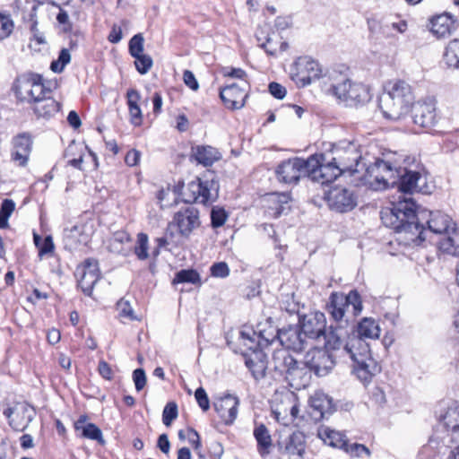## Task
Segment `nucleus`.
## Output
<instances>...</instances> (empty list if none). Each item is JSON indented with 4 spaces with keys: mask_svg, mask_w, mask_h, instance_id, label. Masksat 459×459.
<instances>
[{
    "mask_svg": "<svg viewBox=\"0 0 459 459\" xmlns=\"http://www.w3.org/2000/svg\"><path fill=\"white\" fill-rule=\"evenodd\" d=\"M381 220L386 227L404 234L408 243L415 245L424 241L428 232L446 237L455 225L452 219L440 211H421L418 214L411 198H404L393 204L391 208L383 209Z\"/></svg>",
    "mask_w": 459,
    "mask_h": 459,
    "instance_id": "obj_1",
    "label": "nucleus"
},
{
    "mask_svg": "<svg viewBox=\"0 0 459 459\" xmlns=\"http://www.w3.org/2000/svg\"><path fill=\"white\" fill-rule=\"evenodd\" d=\"M414 100L412 88L407 82L401 79L390 80L384 86L379 107L385 118L399 120L408 114Z\"/></svg>",
    "mask_w": 459,
    "mask_h": 459,
    "instance_id": "obj_2",
    "label": "nucleus"
},
{
    "mask_svg": "<svg viewBox=\"0 0 459 459\" xmlns=\"http://www.w3.org/2000/svg\"><path fill=\"white\" fill-rule=\"evenodd\" d=\"M342 355L351 359L353 373L364 384L369 383L381 371L380 365L371 355L368 343L355 333L348 336Z\"/></svg>",
    "mask_w": 459,
    "mask_h": 459,
    "instance_id": "obj_3",
    "label": "nucleus"
},
{
    "mask_svg": "<svg viewBox=\"0 0 459 459\" xmlns=\"http://www.w3.org/2000/svg\"><path fill=\"white\" fill-rule=\"evenodd\" d=\"M403 159L396 154L376 159L375 162L366 169V183L376 191L395 186L400 178L399 173H402Z\"/></svg>",
    "mask_w": 459,
    "mask_h": 459,
    "instance_id": "obj_4",
    "label": "nucleus"
},
{
    "mask_svg": "<svg viewBox=\"0 0 459 459\" xmlns=\"http://www.w3.org/2000/svg\"><path fill=\"white\" fill-rule=\"evenodd\" d=\"M362 309L361 297L356 290H351L347 295L333 292L327 304V311L339 327H343L349 322L348 313L355 317L361 313Z\"/></svg>",
    "mask_w": 459,
    "mask_h": 459,
    "instance_id": "obj_5",
    "label": "nucleus"
},
{
    "mask_svg": "<svg viewBox=\"0 0 459 459\" xmlns=\"http://www.w3.org/2000/svg\"><path fill=\"white\" fill-rule=\"evenodd\" d=\"M398 188L403 194L413 192L430 194L431 186L427 182L423 166L414 157L403 160L402 173H399Z\"/></svg>",
    "mask_w": 459,
    "mask_h": 459,
    "instance_id": "obj_6",
    "label": "nucleus"
},
{
    "mask_svg": "<svg viewBox=\"0 0 459 459\" xmlns=\"http://www.w3.org/2000/svg\"><path fill=\"white\" fill-rule=\"evenodd\" d=\"M13 91L18 101L32 106L48 94L51 90L45 83L41 74L28 73L16 78Z\"/></svg>",
    "mask_w": 459,
    "mask_h": 459,
    "instance_id": "obj_7",
    "label": "nucleus"
},
{
    "mask_svg": "<svg viewBox=\"0 0 459 459\" xmlns=\"http://www.w3.org/2000/svg\"><path fill=\"white\" fill-rule=\"evenodd\" d=\"M333 96L348 107H358L368 103L370 99L368 87L361 82L343 79L334 83L329 90Z\"/></svg>",
    "mask_w": 459,
    "mask_h": 459,
    "instance_id": "obj_8",
    "label": "nucleus"
},
{
    "mask_svg": "<svg viewBox=\"0 0 459 459\" xmlns=\"http://www.w3.org/2000/svg\"><path fill=\"white\" fill-rule=\"evenodd\" d=\"M272 364L273 369L292 386L298 385L299 381L305 379L307 374L303 363L299 362L284 349L274 351Z\"/></svg>",
    "mask_w": 459,
    "mask_h": 459,
    "instance_id": "obj_9",
    "label": "nucleus"
},
{
    "mask_svg": "<svg viewBox=\"0 0 459 459\" xmlns=\"http://www.w3.org/2000/svg\"><path fill=\"white\" fill-rule=\"evenodd\" d=\"M331 152L333 160L346 173L353 174L359 170V167H364L360 163L362 154L359 145L354 141L341 140L333 145Z\"/></svg>",
    "mask_w": 459,
    "mask_h": 459,
    "instance_id": "obj_10",
    "label": "nucleus"
},
{
    "mask_svg": "<svg viewBox=\"0 0 459 459\" xmlns=\"http://www.w3.org/2000/svg\"><path fill=\"white\" fill-rule=\"evenodd\" d=\"M316 164V158L310 156L307 160L299 157L288 159L278 165L276 175L281 182L296 184L302 176L308 177L309 168H314Z\"/></svg>",
    "mask_w": 459,
    "mask_h": 459,
    "instance_id": "obj_11",
    "label": "nucleus"
},
{
    "mask_svg": "<svg viewBox=\"0 0 459 459\" xmlns=\"http://www.w3.org/2000/svg\"><path fill=\"white\" fill-rule=\"evenodd\" d=\"M219 184L213 178L203 179L196 178L188 183L185 192L186 203L205 204L213 202L218 196Z\"/></svg>",
    "mask_w": 459,
    "mask_h": 459,
    "instance_id": "obj_12",
    "label": "nucleus"
},
{
    "mask_svg": "<svg viewBox=\"0 0 459 459\" xmlns=\"http://www.w3.org/2000/svg\"><path fill=\"white\" fill-rule=\"evenodd\" d=\"M200 226V212L193 205L180 208L175 212L169 223V227L175 229L178 234L184 238H189Z\"/></svg>",
    "mask_w": 459,
    "mask_h": 459,
    "instance_id": "obj_13",
    "label": "nucleus"
},
{
    "mask_svg": "<svg viewBox=\"0 0 459 459\" xmlns=\"http://www.w3.org/2000/svg\"><path fill=\"white\" fill-rule=\"evenodd\" d=\"M310 158H316L317 160L316 166L309 168L308 178L313 181L320 183L322 185L331 183L334 181L339 176L344 174V170L342 169L339 164L335 163V160L331 159L325 162V157L323 153H316L310 156Z\"/></svg>",
    "mask_w": 459,
    "mask_h": 459,
    "instance_id": "obj_14",
    "label": "nucleus"
},
{
    "mask_svg": "<svg viewBox=\"0 0 459 459\" xmlns=\"http://www.w3.org/2000/svg\"><path fill=\"white\" fill-rule=\"evenodd\" d=\"M291 74L292 79L299 86L305 87L320 78L322 67L313 58L301 56L295 61Z\"/></svg>",
    "mask_w": 459,
    "mask_h": 459,
    "instance_id": "obj_15",
    "label": "nucleus"
},
{
    "mask_svg": "<svg viewBox=\"0 0 459 459\" xmlns=\"http://www.w3.org/2000/svg\"><path fill=\"white\" fill-rule=\"evenodd\" d=\"M334 357L332 353L320 348H312L305 356L303 366L309 368L316 376L327 375L333 368Z\"/></svg>",
    "mask_w": 459,
    "mask_h": 459,
    "instance_id": "obj_16",
    "label": "nucleus"
},
{
    "mask_svg": "<svg viewBox=\"0 0 459 459\" xmlns=\"http://www.w3.org/2000/svg\"><path fill=\"white\" fill-rule=\"evenodd\" d=\"M412 108V121L419 129H429L437 122L436 101L427 98L414 103Z\"/></svg>",
    "mask_w": 459,
    "mask_h": 459,
    "instance_id": "obj_17",
    "label": "nucleus"
},
{
    "mask_svg": "<svg viewBox=\"0 0 459 459\" xmlns=\"http://www.w3.org/2000/svg\"><path fill=\"white\" fill-rule=\"evenodd\" d=\"M300 329L307 341L325 338L326 319L322 312L305 315L300 319Z\"/></svg>",
    "mask_w": 459,
    "mask_h": 459,
    "instance_id": "obj_18",
    "label": "nucleus"
},
{
    "mask_svg": "<svg viewBox=\"0 0 459 459\" xmlns=\"http://www.w3.org/2000/svg\"><path fill=\"white\" fill-rule=\"evenodd\" d=\"M248 88L247 81L241 84L232 83L221 89L220 97L228 108L239 109L245 105Z\"/></svg>",
    "mask_w": 459,
    "mask_h": 459,
    "instance_id": "obj_19",
    "label": "nucleus"
},
{
    "mask_svg": "<svg viewBox=\"0 0 459 459\" xmlns=\"http://www.w3.org/2000/svg\"><path fill=\"white\" fill-rule=\"evenodd\" d=\"M329 206L337 212H346L351 211L357 205V196L351 189L334 187L327 194Z\"/></svg>",
    "mask_w": 459,
    "mask_h": 459,
    "instance_id": "obj_20",
    "label": "nucleus"
},
{
    "mask_svg": "<svg viewBox=\"0 0 459 459\" xmlns=\"http://www.w3.org/2000/svg\"><path fill=\"white\" fill-rule=\"evenodd\" d=\"M277 339L284 347V350L287 351H301L308 343L300 327L298 325L277 330Z\"/></svg>",
    "mask_w": 459,
    "mask_h": 459,
    "instance_id": "obj_21",
    "label": "nucleus"
},
{
    "mask_svg": "<svg viewBox=\"0 0 459 459\" xmlns=\"http://www.w3.org/2000/svg\"><path fill=\"white\" fill-rule=\"evenodd\" d=\"M239 399L232 394H226L213 403L215 411L225 425H232L237 419Z\"/></svg>",
    "mask_w": 459,
    "mask_h": 459,
    "instance_id": "obj_22",
    "label": "nucleus"
},
{
    "mask_svg": "<svg viewBox=\"0 0 459 459\" xmlns=\"http://www.w3.org/2000/svg\"><path fill=\"white\" fill-rule=\"evenodd\" d=\"M32 139L29 134L22 133L13 139L12 160L20 167H25L31 152Z\"/></svg>",
    "mask_w": 459,
    "mask_h": 459,
    "instance_id": "obj_23",
    "label": "nucleus"
},
{
    "mask_svg": "<svg viewBox=\"0 0 459 459\" xmlns=\"http://www.w3.org/2000/svg\"><path fill=\"white\" fill-rule=\"evenodd\" d=\"M306 449L305 436L299 431L292 433L281 450L282 456H287L288 459H303V455Z\"/></svg>",
    "mask_w": 459,
    "mask_h": 459,
    "instance_id": "obj_24",
    "label": "nucleus"
},
{
    "mask_svg": "<svg viewBox=\"0 0 459 459\" xmlns=\"http://www.w3.org/2000/svg\"><path fill=\"white\" fill-rule=\"evenodd\" d=\"M50 95H47L30 106L38 118L49 119L60 111L61 104Z\"/></svg>",
    "mask_w": 459,
    "mask_h": 459,
    "instance_id": "obj_25",
    "label": "nucleus"
},
{
    "mask_svg": "<svg viewBox=\"0 0 459 459\" xmlns=\"http://www.w3.org/2000/svg\"><path fill=\"white\" fill-rule=\"evenodd\" d=\"M317 437L327 446L344 450L348 439L342 432L336 431L326 426H322L317 430Z\"/></svg>",
    "mask_w": 459,
    "mask_h": 459,
    "instance_id": "obj_26",
    "label": "nucleus"
},
{
    "mask_svg": "<svg viewBox=\"0 0 459 459\" xmlns=\"http://www.w3.org/2000/svg\"><path fill=\"white\" fill-rule=\"evenodd\" d=\"M65 246L70 249H75L80 245H86L90 240V234L85 232L83 225H74L65 229L64 232Z\"/></svg>",
    "mask_w": 459,
    "mask_h": 459,
    "instance_id": "obj_27",
    "label": "nucleus"
},
{
    "mask_svg": "<svg viewBox=\"0 0 459 459\" xmlns=\"http://www.w3.org/2000/svg\"><path fill=\"white\" fill-rule=\"evenodd\" d=\"M431 32L437 38L449 36L455 30V22L447 13L434 17L431 22Z\"/></svg>",
    "mask_w": 459,
    "mask_h": 459,
    "instance_id": "obj_28",
    "label": "nucleus"
},
{
    "mask_svg": "<svg viewBox=\"0 0 459 459\" xmlns=\"http://www.w3.org/2000/svg\"><path fill=\"white\" fill-rule=\"evenodd\" d=\"M290 196L288 193H271L266 195L264 201L268 205V212L273 217H279L286 209Z\"/></svg>",
    "mask_w": 459,
    "mask_h": 459,
    "instance_id": "obj_29",
    "label": "nucleus"
},
{
    "mask_svg": "<svg viewBox=\"0 0 459 459\" xmlns=\"http://www.w3.org/2000/svg\"><path fill=\"white\" fill-rule=\"evenodd\" d=\"M380 332L379 325L375 319L364 317L357 325L355 336H359L365 341L366 339L376 340L379 338Z\"/></svg>",
    "mask_w": 459,
    "mask_h": 459,
    "instance_id": "obj_30",
    "label": "nucleus"
},
{
    "mask_svg": "<svg viewBox=\"0 0 459 459\" xmlns=\"http://www.w3.org/2000/svg\"><path fill=\"white\" fill-rule=\"evenodd\" d=\"M13 411H14L13 408H7L4 411V415L9 420V424L13 429L18 431L24 430L34 417V411L32 408L25 404L20 407V412L22 417V420L20 421L12 418Z\"/></svg>",
    "mask_w": 459,
    "mask_h": 459,
    "instance_id": "obj_31",
    "label": "nucleus"
},
{
    "mask_svg": "<svg viewBox=\"0 0 459 459\" xmlns=\"http://www.w3.org/2000/svg\"><path fill=\"white\" fill-rule=\"evenodd\" d=\"M254 437L257 443V452L264 457L270 454V449L273 446L272 437L269 430L264 424L256 426L254 429Z\"/></svg>",
    "mask_w": 459,
    "mask_h": 459,
    "instance_id": "obj_32",
    "label": "nucleus"
},
{
    "mask_svg": "<svg viewBox=\"0 0 459 459\" xmlns=\"http://www.w3.org/2000/svg\"><path fill=\"white\" fill-rule=\"evenodd\" d=\"M192 157L205 167L212 166L221 158L220 152L211 146H196L193 148Z\"/></svg>",
    "mask_w": 459,
    "mask_h": 459,
    "instance_id": "obj_33",
    "label": "nucleus"
},
{
    "mask_svg": "<svg viewBox=\"0 0 459 459\" xmlns=\"http://www.w3.org/2000/svg\"><path fill=\"white\" fill-rule=\"evenodd\" d=\"M86 416H81L74 423L76 430H82V436L85 438L96 440L100 444H104L102 432L99 427L93 423H86Z\"/></svg>",
    "mask_w": 459,
    "mask_h": 459,
    "instance_id": "obj_34",
    "label": "nucleus"
},
{
    "mask_svg": "<svg viewBox=\"0 0 459 459\" xmlns=\"http://www.w3.org/2000/svg\"><path fill=\"white\" fill-rule=\"evenodd\" d=\"M310 406L318 413L315 418L322 419L331 412L332 400L323 392H316L310 398Z\"/></svg>",
    "mask_w": 459,
    "mask_h": 459,
    "instance_id": "obj_35",
    "label": "nucleus"
},
{
    "mask_svg": "<svg viewBox=\"0 0 459 459\" xmlns=\"http://www.w3.org/2000/svg\"><path fill=\"white\" fill-rule=\"evenodd\" d=\"M87 150V146H82L80 143L74 142L71 143L65 152V157L67 159V164L82 169V163L83 162L84 151Z\"/></svg>",
    "mask_w": 459,
    "mask_h": 459,
    "instance_id": "obj_36",
    "label": "nucleus"
},
{
    "mask_svg": "<svg viewBox=\"0 0 459 459\" xmlns=\"http://www.w3.org/2000/svg\"><path fill=\"white\" fill-rule=\"evenodd\" d=\"M438 420L447 429L459 431V403L449 406L444 413L438 415Z\"/></svg>",
    "mask_w": 459,
    "mask_h": 459,
    "instance_id": "obj_37",
    "label": "nucleus"
},
{
    "mask_svg": "<svg viewBox=\"0 0 459 459\" xmlns=\"http://www.w3.org/2000/svg\"><path fill=\"white\" fill-rule=\"evenodd\" d=\"M438 247L444 253L459 255V230L453 227L449 234L439 240Z\"/></svg>",
    "mask_w": 459,
    "mask_h": 459,
    "instance_id": "obj_38",
    "label": "nucleus"
},
{
    "mask_svg": "<svg viewBox=\"0 0 459 459\" xmlns=\"http://www.w3.org/2000/svg\"><path fill=\"white\" fill-rule=\"evenodd\" d=\"M131 240L130 235L123 230L117 231L108 241V248L110 252L118 255H126L125 245Z\"/></svg>",
    "mask_w": 459,
    "mask_h": 459,
    "instance_id": "obj_39",
    "label": "nucleus"
},
{
    "mask_svg": "<svg viewBox=\"0 0 459 459\" xmlns=\"http://www.w3.org/2000/svg\"><path fill=\"white\" fill-rule=\"evenodd\" d=\"M39 4L35 0H25L21 9L22 19L29 29H36L38 26L37 11Z\"/></svg>",
    "mask_w": 459,
    "mask_h": 459,
    "instance_id": "obj_40",
    "label": "nucleus"
},
{
    "mask_svg": "<svg viewBox=\"0 0 459 459\" xmlns=\"http://www.w3.org/2000/svg\"><path fill=\"white\" fill-rule=\"evenodd\" d=\"M245 363L255 379L258 380L264 377L267 366L265 360L262 359V354L247 359Z\"/></svg>",
    "mask_w": 459,
    "mask_h": 459,
    "instance_id": "obj_41",
    "label": "nucleus"
},
{
    "mask_svg": "<svg viewBox=\"0 0 459 459\" xmlns=\"http://www.w3.org/2000/svg\"><path fill=\"white\" fill-rule=\"evenodd\" d=\"M325 341V349L329 353L333 351H339L342 355V348L345 342H342L341 335L337 330H331L329 333L325 332V338H321Z\"/></svg>",
    "mask_w": 459,
    "mask_h": 459,
    "instance_id": "obj_42",
    "label": "nucleus"
},
{
    "mask_svg": "<svg viewBox=\"0 0 459 459\" xmlns=\"http://www.w3.org/2000/svg\"><path fill=\"white\" fill-rule=\"evenodd\" d=\"M444 60L449 67L459 69V39H454L448 43Z\"/></svg>",
    "mask_w": 459,
    "mask_h": 459,
    "instance_id": "obj_43",
    "label": "nucleus"
},
{
    "mask_svg": "<svg viewBox=\"0 0 459 459\" xmlns=\"http://www.w3.org/2000/svg\"><path fill=\"white\" fill-rule=\"evenodd\" d=\"M172 283L200 284L201 279L199 273L195 270H180L176 273Z\"/></svg>",
    "mask_w": 459,
    "mask_h": 459,
    "instance_id": "obj_44",
    "label": "nucleus"
},
{
    "mask_svg": "<svg viewBox=\"0 0 459 459\" xmlns=\"http://www.w3.org/2000/svg\"><path fill=\"white\" fill-rule=\"evenodd\" d=\"M76 277L78 278L79 286L86 295H91L92 289L96 282L99 281L97 274H85L76 271Z\"/></svg>",
    "mask_w": 459,
    "mask_h": 459,
    "instance_id": "obj_45",
    "label": "nucleus"
},
{
    "mask_svg": "<svg viewBox=\"0 0 459 459\" xmlns=\"http://www.w3.org/2000/svg\"><path fill=\"white\" fill-rule=\"evenodd\" d=\"M149 238L145 233H138L137 241L134 252L139 260H146L149 257Z\"/></svg>",
    "mask_w": 459,
    "mask_h": 459,
    "instance_id": "obj_46",
    "label": "nucleus"
},
{
    "mask_svg": "<svg viewBox=\"0 0 459 459\" xmlns=\"http://www.w3.org/2000/svg\"><path fill=\"white\" fill-rule=\"evenodd\" d=\"M71 61V54L67 48H63L59 52L58 58L52 61L50 69L56 74H60L64 71L65 67Z\"/></svg>",
    "mask_w": 459,
    "mask_h": 459,
    "instance_id": "obj_47",
    "label": "nucleus"
},
{
    "mask_svg": "<svg viewBox=\"0 0 459 459\" xmlns=\"http://www.w3.org/2000/svg\"><path fill=\"white\" fill-rule=\"evenodd\" d=\"M14 29V22L10 14L0 13V41L7 39Z\"/></svg>",
    "mask_w": 459,
    "mask_h": 459,
    "instance_id": "obj_48",
    "label": "nucleus"
},
{
    "mask_svg": "<svg viewBox=\"0 0 459 459\" xmlns=\"http://www.w3.org/2000/svg\"><path fill=\"white\" fill-rule=\"evenodd\" d=\"M15 204L11 199H4L0 207V229L8 226V219L14 211Z\"/></svg>",
    "mask_w": 459,
    "mask_h": 459,
    "instance_id": "obj_49",
    "label": "nucleus"
},
{
    "mask_svg": "<svg viewBox=\"0 0 459 459\" xmlns=\"http://www.w3.org/2000/svg\"><path fill=\"white\" fill-rule=\"evenodd\" d=\"M240 338L244 345L247 346L249 349H256L257 347L263 346L258 338V333L252 329L242 330L240 332Z\"/></svg>",
    "mask_w": 459,
    "mask_h": 459,
    "instance_id": "obj_50",
    "label": "nucleus"
},
{
    "mask_svg": "<svg viewBox=\"0 0 459 459\" xmlns=\"http://www.w3.org/2000/svg\"><path fill=\"white\" fill-rule=\"evenodd\" d=\"M178 417V405L175 402L168 403L162 411V422L169 427Z\"/></svg>",
    "mask_w": 459,
    "mask_h": 459,
    "instance_id": "obj_51",
    "label": "nucleus"
},
{
    "mask_svg": "<svg viewBox=\"0 0 459 459\" xmlns=\"http://www.w3.org/2000/svg\"><path fill=\"white\" fill-rule=\"evenodd\" d=\"M144 39L141 33L135 34L129 40V53L134 57L143 54Z\"/></svg>",
    "mask_w": 459,
    "mask_h": 459,
    "instance_id": "obj_52",
    "label": "nucleus"
},
{
    "mask_svg": "<svg viewBox=\"0 0 459 459\" xmlns=\"http://www.w3.org/2000/svg\"><path fill=\"white\" fill-rule=\"evenodd\" d=\"M135 58L134 65L136 70L141 74H145L149 72L151 67L152 66V59L150 56L142 54L138 55L136 56H134Z\"/></svg>",
    "mask_w": 459,
    "mask_h": 459,
    "instance_id": "obj_53",
    "label": "nucleus"
},
{
    "mask_svg": "<svg viewBox=\"0 0 459 459\" xmlns=\"http://www.w3.org/2000/svg\"><path fill=\"white\" fill-rule=\"evenodd\" d=\"M117 309L118 311V316L121 319H127L131 321L136 319V316L134 314V310L128 301L120 299L117 303Z\"/></svg>",
    "mask_w": 459,
    "mask_h": 459,
    "instance_id": "obj_54",
    "label": "nucleus"
},
{
    "mask_svg": "<svg viewBox=\"0 0 459 459\" xmlns=\"http://www.w3.org/2000/svg\"><path fill=\"white\" fill-rule=\"evenodd\" d=\"M227 217L228 215L223 208L213 207L211 212L212 226L213 228L221 227L225 223Z\"/></svg>",
    "mask_w": 459,
    "mask_h": 459,
    "instance_id": "obj_55",
    "label": "nucleus"
},
{
    "mask_svg": "<svg viewBox=\"0 0 459 459\" xmlns=\"http://www.w3.org/2000/svg\"><path fill=\"white\" fill-rule=\"evenodd\" d=\"M39 238L38 236H34V241H35V244L36 246L39 247V256H43L45 255H48L51 252H53L54 250V243H53V239H52V237L51 236H47L41 245H39Z\"/></svg>",
    "mask_w": 459,
    "mask_h": 459,
    "instance_id": "obj_56",
    "label": "nucleus"
},
{
    "mask_svg": "<svg viewBox=\"0 0 459 459\" xmlns=\"http://www.w3.org/2000/svg\"><path fill=\"white\" fill-rule=\"evenodd\" d=\"M76 271L85 274H97L100 279L98 262L94 259H86L81 266L77 267Z\"/></svg>",
    "mask_w": 459,
    "mask_h": 459,
    "instance_id": "obj_57",
    "label": "nucleus"
},
{
    "mask_svg": "<svg viewBox=\"0 0 459 459\" xmlns=\"http://www.w3.org/2000/svg\"><path fill=\"white\" fill-rule=\"evenodd\" d=\"M211 275L216 278H226L230 274V268L227 263H214L210 268Z\"/></svg>",
    "mask_w": 459,
    "mask_h": 459,
    "instance_id": "obj_58",
    "label": "nucleus"
},
{
    "mask_svg": "<svg viewBox=\"0 0 459 459\" xmlns=\"http://www.w3.org/2000/svg\"><path fill=\"white\" fill-rule=\"evenodd\" d=\"M343 451L350 454L351 456L359 457L363 453L366 454L368 456L370 455L369 449L366 446L358 443H353L350 445L349 442H347V446L346 447H344Z\"/></svg>",
    "mask_w": 459,
    "mask_h": 459,
    "instance_id": "obj_59",
    "label": "nucleus"
},
{
    "mask_svg": "<svg viewBox=\"0 0 459 459\" xmlns=\"http://www.w3.org/2000/svg\"><path fill=\"white\" fill-rule=\"evenodd\" d=\"M133 381L137 392L142 391L147 382L145 371L143 368H136L133 371Z\"/></svg>",
    "mask_w": 459,
    "mask_h": 459,
    "instance_id": "obj_60",
    "label": "nucleus"
},
{
    "mask_svg": "<svg viewBox=\"0 0 459 459\" xmlns=\"http://www.w3.org/2000/svg\"><path fill=\"white\" fill-rule=\"evenodd\" d=\"M195 400L200 408L206 411L210 408V401L205 390L203 387H199L195 392Z\"/></svg>",
    "mask_w": 459,
    "mask_h": 459,
    "instance_id": "obj_61",
    "label": "nucleus"
},
{
    "mask_svg": "<svg viewBox=\"0 0 459 459\" xmlns=\"http://www.w3.org/2000/svg\"><path fill=\"white\" fill-rule=\"evenodd\" d=\"M130 123L134 126H140L143 124V113L140 105L128 108Z\"/></svg>",
    "mask_w": 459,
    "mask_h": 459,
    "instance_id": "obj_62",
    "label": "nucleus"
},
{
    "mask_svg": "<svg viewBox=\"0 0 459 459\" xmlns=\"http://www.w3.org/2000/svg\"><path fill=\"white\" fill-rule=\"evenodd\" d=\"M126 104L128 108L140 105L141 94L135 89H129L126 92Z\"/></svg>",
    "mask_w": 459,
    "mask_h": 459,
    "instance_id": "obj_63",
    "label": "nucleus"
},
{
    "mask_svg": "<svg viewBox=\"0 0 459 459\" xmlns=\"http://www.w3.org/2000/svg\"><path fill=\"white\" fill-rule=\"evenodd\" d=\"M269 92L276 99L282 100L286 95V89L278 82H271L268 86Z\"/></svg>",
    "mask_w": 459,
    "mask_h": 459,
    "instance_id": "obj_64",
    "label": "nucleus"
}]
</instances>
